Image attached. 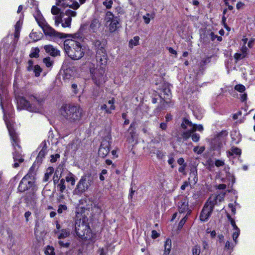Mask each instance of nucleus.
Segmentation results:
<instances>
[{"instance_id": "obj_1", "label": "nucleus", "mask_w": 255, "mask_h": 255, "mask_svg": "<svg viewBox=\"0 0 255 255\" xmlns=\"http://www.w3.org/2000/svg\"><path fill=\"white\" fill-rule=\"evenodd\" d=\"M28 100L29 101L27 100L23 97H17V109L26 110L34 113L40 112L44 102L43 99L34 95H30L28 97Z\"/></svg>"}, {"instance_id": "obj_2", "label": "nucleus", "mask_w": 255, "mask_h": 255, "mask_svg": "<svg viewBox=\"0 0 255 255\" xmlns=\"http://www.w3.org/2000/svg\"><path fill=\"white\" fill-rule=\"evenodd\" d=\"M61 115L70 123L79 121L83 116V110L79 106L72 104L63 105L60 110Z\"/></svg>"}, {"instance_id": "obj_3", "label": "nucleus", "mask_w": 255, "mask_h": 255, "mask_svg": "<svg viewBox=\"0 0 255 255\" xmlns=\"http://www.w3.org/2000/svg\"><path fill=\"white\" fill-rule=\"evenodd\" d=\"M64 49L68 55L73 60L81 59L84 54L80 43L74 40H66L64 43Z\"/></svg>"}, {"instance_id": "obj_4", "label": "nucleus", "mask_w": 255, "mask_h": 255, "mask_svg": "<svg viewBox=\"0 0 255 255\" xmlns=\"http://www.w3.org/2000/svg\"><path fill=\"white\" fill-rule=\"evenodd\" d=\"M93 49L96 51V59L100 66L106 65L108 61V55L105 49L106 43L96 39L92 41Z\"/></svg>"}, {"instance_id": "obj_5", "label": "nucleus", "mask_w": 255, "mask_h": 255, "mask_svg": "<svg viewBox=\"0 0 255 255\" xmlns=\"http://www.w3.org/2000/svg\"><path fill=\"white\" fill-rule=\"evenodd\" d=\"M94 183V177L91 173L82 176L73 191L74 195L81 196L86 192Z\"/></svg>"}, {"instance_id": "obj_6", "label": "nucleus", "mask_w": 255, "mask_h": 255, "mask_svg": "<svg viewBox=\"0 0 255 255\" xmlns=\"http://www.w3.org/2000/svg\"><path fill=\"white\" fill-rule=\"evenodd\" d=\"M34 170L33 165L27 174L22 178L17 188L19 192H23L26 190H30L32 188H36L34 181Z\"/></svg>"}, {"instance_id": "obj_7", "label": "nucleus", "mask_w": 255, "mask_h": 255, "mask_svg": "<svg viewBox=\"0 0 255 255\" xmlns=\"http://www.w3.org/2000/svg\"><path fill=\"white\" fill-rule=\"evenodd\" d=\"M36 20L38 25L42 28L45 35L60 38H65L68 36V34L60 33L55 30L43 18H36Z\"/></svg>"}, {"instance_id": "obj_8", "label": "nucleus", "mask_w": 255, "mask_h": 255, "mask_svg": "<svg viewBox=\"0 0 255 255\" xmlns=\"http://www.w3.org/2000/svg\"><path fill=\"white\" fill-rule=\"evenodd\" d=\"M90 73L92 80L97 86H100L105 82L106 80L104 76L105 69L102 66H100V67L98 69L91 68Z\"/></svg>"}, {"instance_id": "obj_9", "label": "nucleus", "mask_w": 255, "mask_h": 255, "mask_svg": "<svg viewBox=\"0 0 255 255\" xmlns=\"http://www.w3.org/2000/svg\"><path fill=\"white\" fill-rule=\"evenodd\" d=\"M228 133L226 131L222 130L218 133L216 137L212 140L211 142V147L213 150H219L223 147L225 143V137L226 136Z\"/></svg>"}, {"instance_id": "obj_10", "label": "nucleus", "mask_w": 255, "mask_h": 255, "mask_svg": "<svg viewBox=\"0 0 255 255\" xmlns=\"http://www.w3.org/2000/svg\"><path fill=\"white\" fill-rule=\"evenodd\" d=\"M178 209L179 213H184L187 212V215L191 213V210L189 208V201L186 197H183L180 198L177 203Z\"/></svg>"}, {"instance_id": "obj_11", "label": "nucleus", "mask_w": 255, "mask_h": 255, "mask_svg": "<svg viewBox=\"0 0 255 255\" xmlns=\"http://www.w3.org/2000/svg\"><path fill=\"white\" fill-rule=\"evenodd\" d=\"M87 230V226L81 220L75 222V231L76 235L80 238L83 239L85 237V232Z\"/></svg>"}, {"instance_id": "obj_12", "label": "nucleus", "mask_w": 255, "mask_h": 255, "mask_svg": "<svg viewBox=\"0 0 255 255\" xmlns=\"http://www.w3.org/2000/svg\"><path fill=\"white\" fill-rule=\"evenodd\" d=\"M110 145L111 144L108 140L106 139L103 140L99 149V156L102 158L105 157L110 152Z\"/></svg>"}, {"instance_id": "obj_13", "label": "nucleus", "mask_w": 255, "mask_h": 255, "mask_svg": "<svg viewBox=\"0 0 255 255\" xmlns=\"http://www.w3.org/2000/svg\"><path fill=\"white\" fill-rule=\"evenodd\" d=\"M51 13L56 16L54 17L55 25L58 26L62 22L63 15L60 12V9L56 6H53L51 8Z\"/></svg>"}, {"instance_id": "obj_14", "label": "nucleus", "mask_w": 255, "mask_h": 255, "mask_svg": "<svg viewBox=\"0 0 255 255\" xmlns=\"http://www.w3.org/2000/svg\"><path fill=\"white\" fill-rule=\"evenodd\" d=\"M212 212V209L209 208L205 205L200 215V220L202 222L206 221L211 215Z\"/></svg>"}, {"instance_id": "obj_15", "label": "nucleus", "mask_w": 255, "mask_h": 255, "mask_svg": "<svg viewBox=\"0 0 255 255\" xmlns=\"http://www.w3.org/2000/svg\"><path fill=\"white\" fill-rule=\"evenodd\" d=\"M7 128H8L9 135L10 137L12 140V145L14 148H15L16 146H17L18 147H20L19 145L18 144V138L17 136L13 129V128L11 127L10 125L7 124Z\"/></svg>"}, {"instance_id": "obj_16", "label": "nucleus", "mask_w": 255, "mask_h": 255, "mask_svg": "<svg viewBox=\"0 0 255 255\" xmlns=\"http://www.w3.org/2000/svg\"><path fill=\"white\" fill-rule=\"evenodd\" d=\"M36 188L31 189L26 194L25 196L24 200L27 204L31 203L34 202L36 199L35 191Z\"/></svg>"}, {"instance_id": "obj_17", "label": "nucleus", "mask_w": 255, "mask_h": 255, "mask_svg": "<svg viewBox=\"0 0 255 255\" xmlns=\"http://www.w3.org/2000/svg\"><path fill=\"white\" fill-rule=\"evenodd\" d=\"M63 169V166L62 165H59L56 169L53 177V183L55 185L57 184L59 182V179L61 177Z\"/></svg>"}, {"instance_id": "obj_18", "label": "nucleus", "mask_w": 255, "mask_h": 255, "mask_svg": "<svg viewBox=\"0 0 255 255\" xmlns=\"http://www.w3.org/2000/svg\"><path fill=\"white\" fill-rule=\"evenodd\" d=\"M13 158L14 163L13 164V167L17 168L19 165V163H22L24 161V158L22 155L17 151H15L13 153Z\"/></svg>"}, {"instance_id": "obj_19", "label": "nucleus", "mask_w": 255, "mask_h": 255, "mask_svg": "<svg viewBox=\"0 0 255 255\" xmlns=\"http://www.w3.org/2000/svg\"><path fill=\"white\" fill-rule=\"evenodd\" d=\"M44 48L45 51L52 56L55 57L60 55V51L51 45H45Z\"/></svg>"}, {"instance_id": "obj_20", "label": "nucleus", "mask_w": 255, "mask_h": 255, "mask_svg": "<svg viewBox=\"0 0 255 255\" xmlns=\"http://www.w3.org/2000/svg\"><path fill=\"white\" fill-rule=\"evenodd\" d=\"M100 26L101 23L99 22V19L94 18L92 20L91 22L89 27V30L90 31H92L93 33H96L98 31Z\"/></svg>"}, {"instance_id": "obj_21", "label": "nucleus", "mask_w": 255, "mask_h": 255, "mask_svg": "<svg viewBox=\"0 0 255 255\" xmlns=\"http://www.w3.org/2000/svg\"><path fill=\"white\" fill-rule=\"evenodd\" d=\"M47 153V147L46 145V143H44V145L42 147V149L39 152L35 162H37V163H41L43 160V159L44 158L45 154Z\"/></svg>"}, {"instance_id": "obj_22", "label": "nucleus", "mask_w": 255, "mask_h": 255, "mask_svg": "<svg viewBox=\"0 0 255 255\" xmlns=\"http://www.w3.org/2000/svg\"><path fill=\"white\" fill-rule=\"evenodd\" d=\"M119 20L118 17H115V19L110 22L109 30L111 32H115L118 28V25L119 24Z\"/></svg>"}, {"instance_id": "obj_23", "label": "nucleus", "mask_w": 255, "mask_h": 255, "mask_svg": "<svg viewBox=\"0 0 255 255\" xmlns=\"http://www.w3.org/2000/svg\"><path fill=\"white\" fill-rule=\"evenodd\" d=\"M149 152L150 154H155L158 159H162L165 155V153L161 150L154 147L150 148Z\"/></svg>"}, {"instance_id": "obj_24", "label": "nucleus", "mask_w": 255, "mask_h": 255, "mask_svg": "<svg viewBox=\"0 0 255 255\" xmlns=\"http://www.w3.org/2000/svg\"><path fill=\"white\" fill-rule=\"evenodd\" d=\"M192 178L194 182V184H196L198 181V177H197V170L196 168L192 169L190 173H189V180Z\"/></svg>"}, {"instance_id": "obj_25", "label": "nucleus", "mask_w": 255, "mask_h": 255, "mask_svg": "<svg viewBox=\"0 0 255 255\" xmlns=\"http://www.w3.org/2000/svg\"><path fill=\"white\" fill-rule=\"evenodd\" d=\"M67 182L70 183L71 185L73 186L75 183V175L71 172H69L67 176L66 177L65 180Z\"/></svg>"}, {"instance_id": "obj_26", "label": "nucleus", "mask_w": 255, "mask_h": 255, "mask_svg": "<svg viewBox=\"0 0 255 255\" xmlns=\"http://www.w3.org/2000/svg\"><path fill=\"white\" fill-rule=\"evenodd\" d=\"M65 181L64 178L61 179L59 182L57 184V188H59V190L61 193H62L66 189V186L65 184Z\"/></svg>"}, {"instance_id": "obj_27", "label": "nucleus", "mask_w": 255, "mask_h": 255, "mask_svg": "<svg viewBox=\"0 0 255 255\" xmlns=\"http://www.w3.org/2000/svg\"><path fill=\"white\" fill-rule=\"evenodd\" d=\"M54 172V168L52 167H49L47 168V171L45 173L44 177L43 180L46 182L48 180L49 176H51Z\"/></svg>"}, {"instance_id": "obj_28", "label": "nucleus", "mask_w": 255, "mask_h": 255, "mask_svg": "<svg viewBox=\"0 0 255 255\" xmlns=\"http://www.w3.org/2000/svg\"><path fill=\"white\" fill-rule=\"evenodd\" d=\"M193 125V124L191 122L189 121L186 118H184L181 126L183 128L186 129L187 128V127L192 128Z\"/></svg>"}, {"instance_id": "obj_29", "label": "nucleus", "mask_w": 255, "mask_h": 255, "mask_svg": "<svg viewBox=\"0 0 255 255\" xmlns=\"http://www.w3.org/2000/svg\"><path fill=\"white\" fill-rule=\"evenodd\" d=\"M229 153L231 155H233L234 154L240 155L241 154V149L237 147H233L231 149V150L229 151Z\"/></svg>"}, {"instance_id": "obj_30", "label": "nucleus", "mask_w": 255, "mask_h": 255, "mask_svg": "<svg viewBox=\"0 0 255 255\" xmlns=\"http://www.w3.org/2000/svg\"><path fill=\"white\" fill-rule=\"evenodd\" d=\"M139 37L137 36H134L133 39H131L129 42V46L131 48L133 47V46H136L138 45Z\"/></svg>"}, {"instance_id": "obj_31", "label": "nucleus", "mask_w": 255, "mask_h": 255, "mask_svg": "<svg viewBox=\"0 0 255 255\" xmlns=\"http://www.w3.org/2000/svg\"><path fill=\"white\" fill-rule=\"evenodd\" d=\"M217 197H218L217 196L212 201L206 202L205 205L206 206H207L208 207H209V208L212 209V210L213 211L214 207L215 205L217 204Z\"/></svg>"}, {"instance_id": "obj_32", "label": "nucleus", "mask_w": 255, "mask_h": 255, "mask_svg": "<svg viewBox=\"0 0 255 255\" xmlns=\"http://www.w3.org/2000/svg\"><path fill=\"white\" fill-rule=\"evenodd\" d=\"M70 235L69 231L66 229H63L61 231L58 236V239H64Z\"/></svg>"}, {"instance_id": "obj_33", "label": "nucleus", "mask_w": 255, "mask_h": 255, "mask_svg": "<svg viewBox=\"0 0 255 255\" xmlns=\"http://www.w3.org/2000/svg\"><path fill=\"white\" fill-rule=\"evenodd\" d=\"M115 18V17H114V14L111 11H108L106 13L105 20H106L107 23L113 21Z\"/></svg>"}, {"instance_id": "obj_34", "label": "nucleus", "mask_w": 255, "mask_h": 255, "mask_svg": "<svg viewBox=\"0 0 255 255\" xmlns=\"http://www.w3.org/2000/svg\"><path fill=\"white\" fill-rule=\"evenodd\" d=\"M45 254L46 255H55L54 248L53 247L48 246L45 251Z\"/></svg>"}, {"instance_id": "obj_35", "label": "nucleus", "mask_w": 255, "mask_h": 255, "mask_svg": "<svg viewBox=\"0 0 255 255\" xmlns=\"http://www.w3.org/2000/svg\"><path fill=\"white\" fill-rule=\"evenodd\" d=\"M39 49L36 47L29 54L30 58H37L39 56Z\"/></svg>"}, {"instance_id": "obj_36", "label": "nucleus", "mask_w": 255, "mask_h": 255, "mask_svg": "<svg viewBox=\"0 0 255 255\" xmlns=\"http://www.w3.org/2000/svg\"><path fill=\"white\" fill-rule=\"evenodd\" d=\"M33 71L35 74V76L36 77H38L40 75V73L42 72V69L38 65H36L34 66Z\"/></svg>"}, {"instance_id": "obj_37", "label": "nucleus", "mask_w": 255, "mask_h": 255, "mask_svg": "<svg viewBox=\"0 0 255 255\" xmlns=\"http://www.w3.org/2000/svg\"><path fill=\"white\" fill-rule=\"evenodd\" d=\"M163 92L164 93V95H165L164 96V99H169L170 98L171 93L170 89L168 87L165 88L163 90Z\"/></svg>"}, {"instance_id": "obj_38", "label": "nucleus", "mask_w": 255, "mask_h": 255, "mask_svg": "<svg viewBox=\"0 0 255 255\" xmlns=\"http://www.w3.org/2000/svg\"><path fill=\"white\" fill-rule=\"evenodd\" d=\"M43 62L47 67H50L53 65V62L51 60V58L49 57L44 58Z\"/></svg>"}, {"instance_id": "obj_39", "label": "nucleus", "mask_w": 255, "mask_h": 255, "mask_svg": "<svg viewBox=\"0 0 255 255\" xmlns=\"http://www.w3.org/2000/svg\"><path fill=\"white\" fill-rule=\"evenodd\" d=\"M203 130V127L201 125H195L193 124L192 128H191V131L194 132L196 130L202 131Z\"/></svg>"}, {"instance_id": "obj_40", "label": "nucleus", "mask_w": 255, "mask_h": 255, "mask_svg": "<svg viewBox=\"0 0 255 255\" xmlns=\"http://www.w3.org/2000/svg\"><path fill=\"white\" fill-rule=\"evenodd\" d=\"M72 18L71 17H67L65 19V22L62 23L63 27H70L71 26Z\"/></svg>"}, {"instance_id": "obj_41", "label": "nucleus", "mask_w": 255, "mask_h": 255, "mask_svg": "<svg viewBox=\"0 0 255 255\" xmlns=\"http://www.w3.org/2000/svg\"><path fill=\"white\" fill-rule=\"evenodd\" d=\"M193 133V132L191 131V128L189 130L184 132L182 134V136L184 140H187L191 136V134Z\"/></svg>"}, {"instance_id": "obj_42", "label": "nucleus", "mask_w": 255, "mask_h": 255, "mask_svg": "<svg viewBox=\"0 0 255 255\" xmlns=\"http://www.w3.org/2000/svg\"><path fill=\"white\" fill-rule=\"evenodd\" d=\"M234 89L236 91L241 93H243L246 90V88L245 86L242 84H238L236 85L234 87Z\"/></svg>"}, {"instance_id": "obj_43", "label": "nucleus", "mask_w": 255, "mask_h": 255, "mask_svg": "<svg viewBox=\"0 0 255 255\" xmlns=\"http://www.w3.org/2000/svg\"><path fill=\"white\" fill-rule=\"evenodd\" d=\"M200 254V247L199 246H195L192 249L193 255H199Z\"/></svg>"}, {"instance_id": "obj_44", "label": "nucleus", "mask_w": 255, "mask_h": 255, "mask_svg": "<svg viewBox=\"0 0 255 255\" xmlns=\"http://www.w3.org/2000/svg\"><path fill=\"white\" fill-rule=\"evenodd\" d=\"M171 248V241L170 240L168 239L165 243L164 244V250L170 252Z\"/></svg>"}, {"instance_id": "obj_45", "label": "nucleus", "mask_w": 255, "mask_h": 255, "mask_svg": "<svg viewBox=\"0 0 255 255\" xmlns=\"http://www.w3.org/2000/svg\"><path fill=\"white\" fill-rule=\"evenodd\" d=\"M67 210V207L65 205L60 204L58 206L57 212L58 214H60L63 213V211H65Z\"/></svg>"}, {"instance_id": "obj_46", "label": "nucleus", "mask_w": 255, "mask_h": 255, "mask_svg": "<svg viewBox=\"0 0 255 255\" xmlns=\"http://www.w3.org/2000/svg\"><path fill=\"white\" fill-rule=\"evenodd\" d=\"M67 37H72L74 39H81L82 38V34L80 32H77L74 34H68Z\"/></svg>"}, {"instance_id": "obj_47", "label": "nucleus", "mask_w": 255, "mask_h": 255, "mask_svg": "<svg viewBox=\"0 0 255 255\" xmlns=\"http://www.w3.org/2000/svg\"><path fill=\"white\" fill-rule=\"evenodd\" d=\"M1 93L3 94H6V91L3 86L0 84V106L1 107V108L3 109V106L2 104V97H1Z\"/></svg>"}, {"instance_id": "obj_48", "label": "nucleus", "mask_w": 255, "mask_h": 255, "mask_svg": "<svg viewBox=\"0 0 255 255\" xmlns=\"http://www.w3.org/2000/svg\"><path fill=\"white\" fill-rule=\"evenodd\" d=\"M246 56L245 55H244L243 53H236L234 55V58L236 60V62H237L239 60L242 59L246 57Z\"/></svg>"}, {"instance_id": "obj_49", "label": "nucleus", "mask_w": 255, "mask_h": 255, "mask_svg": "<svg viewBox=\"0 0 255 255\" xmlns=\"http://www.w3.org/2000/svg\"><path fill=\"white\" fill-rule=\"evenodd\" d=\"M65 14L68 17L71 18V17H74L76 15V12L70 9H68L66 10Z\"/></svg>"}, {"instance_id": "obj_50", "label": "nucleus", "mask_w": 255, "mask_h": 255, "mask_svg": "<svg viewBox=\"0 0 255 255\" xmlns=\"http://www.w3.org/2000/svg\"><path fill=\"white\" fill-rule=\"evenodd\" d=\"M19 21H17L15 25V37H18L20 32Z\"/></svg>"}, {"instance_id": "obj_51", "label": "nucleus", "mask_w": 255, "mask_h": 255, "mask_svg": "<svg viewBox=\"0 0 255 255\" xmlns=\"http://www.w3.org/2000/svg\"><path fill=\"white\" fill-rule=\"evenodd\" d=\"M191 138L192 140L194 142H198L200 139V135L198 133H194V132L191 134Z\"/></svg>"}, {"instance_id": "obj_52", "label": "nucleus", "mask_w": 255, "mask_h": 255, "mask_svg": "<svg viewBox=\"0 0 255 255\" xmlns=\"http://www.w3.org/2000/svg\"><path fill=\"white\" fill-rule=\"evenodd\" d=\"M234 247L233 244L231 243L229 241H227L225 244V250H232Z\"/></svg>"}, {"instance_id": "obj_53", "label": "nucleus", "mask_w": 255, "mask_h": 255, "mask_svg": "<svg viewBox=\"0 0 255 255\" xmlns=\"http://www.w3.org/2000/svg\"><path fill=\"white\" fill-rule=\"evenodd\" d=\"M113 1L110 0L109 1L106 0L103 2V5H105L107 8L110 9L112 7V5L113 4Z\"/></svg>"}, {"instance_id": "obj_54", "label": "nucleus", "mask_w": 255, "mask_h": 255, "mask_svg": "<svg viewBox=\"0 0 255 255\" xmlns=\"http://www.w3.org/2000/svg\"><path fill=\"white\" fill-rule=\"evenodd\" d=\"M235 230V232L233 234V239L235 241V243L236 244V240L238 238L240 234V229L238 228L237 229H236Z\"/></svg>"}, {"instance_id": "obj_55", "label": "nucleus", "mask_w": 255, "mask_h": 255, "mask_svg": "<svg viewBox=\"0 0 255 255\" xmlns=\"http://www.w3.org/2000/svg\"><path fill=\"white\" fill-rule=\"evenodd\" d=\"M188 215H187L186 214V216L184 218H183L182 220L180 221V222L179 223V227L182 228L184 226L188 219Z\"/></svg>"}, {"instance_id": "obj_56", "label": "nucleus", "mask_w": 255, "mask_h": 255, "mask_svg": "<svg viewBox=\"0 0 255 255\" xmlns=\"http://www.w3.org/2000/svg\"><path fill=\"white\" fill-rule=\"evenodd\" d=\"M222 22L224 25V27L228 31L230 30V28L228 26L226 23V17L223 15L222 17Z\"/></svg>"}, {"instance_id": "obj_57", "label": "nucleus", "mask_w": 255, "mask_h": 255, "mask_svg": "<svg viewBox=\"0 0 255 255\" xmlns=\"http://www.w3.org/2000/svg\"><path fill=\"white\" fill-rule=\"evenodd\" d=\"M149 16L150 14L148 13H146L145 15L143 16V19L146 24H148L150 22V19Z\"/></svg>"}, {"instance_id": "obj_58", "label": "nucleus", "mask_w": 255, "mask_h": 255, "mask_svg": "<svg viewBox=\"0 0 255 255\" xmlns=\"http://www.w3.org/2000/svg\"><path fill=\"white\" fill-rule=\"evenodd\" d=\"M225 164L223 160L217 159L215 161V165L217 167H220L223 166Z\"/></svg>"}, {"instance_id": "obj_59", "label": "nucleus", "mask_w": 255, "mask_h": 255, "mask_svg": "<svg viewBox=\"0 0 255 255\" xmlns=\"http://www.w3.org/2000/svg\"><path fill=\"white\" fill-rule=\"evenodd\" d=\"M101 109L102 110H105L106 113H108V114H110L111 113V111L109 108H107V106L106 104H104L103 105L101 106Z\"/></svg>"}, {"instance_id": "obj_60", "label": "nucleus", "mask_w": 255, "mask_h": 255, "mask_svg": "<svg viewBox=\"0 0 255 255\" xmlns=\"http://www.w3.org/2000/svg\"><path fill=\"white\" fill-rule=\"evenodd\" d=\"M114 103H115V100L114 98H113L112 100H110L108 101V104L111 105L110 107V109L111 110H114L115 109V107L114 105Z\"/></svg>"}, {"instance_id": "obj_61", "label": "nucleus", "mask_w": 255, "mask_h": 255, "mask_svg": "<svg viewBox=\"0 0 255 255\" xmlns=\"http://www.w3.org/2000/svg\"><path fill=\"white\" fill-rule=\"evenodd\" d=\"M60 157V155L59 154H56L55 155H51V162H55L57 158H59Z\"/></svg>"}, {"instance_id": "obj_62", "label": "nucleus", "mask_w": 255, "mask_h": 255, "mask_svg": "<svg viewBox=\"0 0 255 255\" xmlns=\"http://www.w3.org/2000/svg\"><path fill=\"white\" fill-rule=\"evenodd\" d=\"M207 32L209 34L212 41H214L217 37V35H215L213 32H209V31H207Z\"/></svg>"}, {"instance_id": "obj_63", "label": "nucleus", "mask_w": 255, "mask_h": 255, "mask_svg": "<svg viewBox=\"0 0 255 255\" xmlns=\"http://www.w3.org/2000/svg\"><path fill=\"white\" fill-rule=\"evenodd\" d=\"M71 87H72V90H73V92L75 94H76L78 93V88H77V85L76 84H73L71 86Z\"/></svg>"}, {"instance_id": "obj_64", "label": "nucleus", "mask_w": 255, "mask_h": 255, "mask_svg": "<svg viewBox=\"0 0 255 255\" xmlns=\"http://www.w3.org/2000/svg\"><path fill=\"white\" fill-rule=\"evenodd\" d=\"M59 245L62 247L67 248L69 246L70 244L69 243H64L63 241H59L58 242Z\"/></svg>"}]
</instances>
